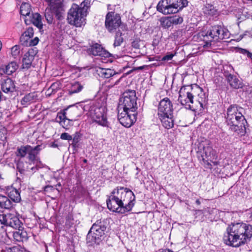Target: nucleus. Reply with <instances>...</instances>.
I'll return each mask as SVG.
<instances>
[{
    "instance_id": "f257e3e1",
    "label": "nucleus",
    "mask_w": 252,
    "mask_h": 252,
    "mask_svg": "<svg viewBox=\"0 0 252 252\" xmlns=\"http://www.w3.org/2000/svg\"><path fill=\"white\" fill-rule=\"evenodd\" d=\"M135 195L127 188L117 187L107 200L108 208L113 212L124 214L131 210L134 205Z\"/></svg>"
},
{
    "instance_id": "f03ea898",
    "label": "nucleus",
    "mask_w": 252,
    "mask_h": 252,
    "mask_svg": "<svg viewBox=\"0 0 252 252\" xmlns=\"http://www.w3.org/2000/svg\"><path fill=\"white\" fill-rule=\"evenodd\" d=\"M178 100L186 108L201 110L207 102V97L203 89L197 85L182 87L179 91Z\"/></svg>"
},
{
    "instance_id": "7ed1b4c3",
    "label": "nucleus",
    "mask_w": 252,
    "mask_h": 252,
    "mask_svg": "<svg viewBox=\"0 0 252 252\" xmlns=\"http://www.w3.org/2000/svg\"><path fill=\"white\" fill-rule=\"evenodd\" d=\"M252 236V226L244 223H231L226 228L223 240L226 245L238 247Z\"/></svg>"
},
{
    "instance_id": "20e7f679",
    "label": "nucleus",
    "mask_w": 252,
    "mask_h": 252,
    "mask_svg": "<svg viewBox=\"0 0 252 252\" xmlns=\"http://www.w3.org/2000/svg\"><path fill=\"white\" fill-rule=\"evenodd\" d=\"M244 111V109L238 105H231L227 109L225 116L229 129L242 135L245 133L247 123L243 115Z\"/></svg>"
},
{
    "instance_id": "39448f33",
    "label": "nucleus",
    "mask_w": 252,
    "mask_h": 252,
    "mask_svg": "<svg viewBox=\"0 0 252 252\" xmlns=\"http://www.w3.org/2000/svg\"><path fill=\"white\" fill-rule=\"evenodd\" d=\"M90 1L84 0L80 4V6L73 4L68 12L67 21L69 24L80 27L85 24V19L87 15L88 10L90 7Z\"/></svg>"
},
{
    "instance_id": "423d86ee",
    "label": "nucleus",
    "mask_w": 252,
    "mask_h": 252,
    "mask_svg": "<svg viewBox=\"0 0 252 252\" xmlns=\"http://www.w3.org/2000/svg\"><path fill=\"white\" fill-rule=\"evenodd\" d=\"M228 30L224 27L216 25L212 27L207 32H202L199 33V36L204 42V48H208L211 45L212 41H218L229 37Z\"/></svg>"
},
{
    "instance_id": "0eeeda50",
    "label": "nucleus",
    "mask_w": 252,
    "mask_h": 252,
    "mask_svg": "<svg viewBox=\"0 0 252 252\" xmlns=\"http://www.w3.org/2000/svg\"><path fill=\"white\" fill-rule=\"evenodd\" d=\"M187 0H160L157 6V10L164 14H175L188 5Z\"/></svg>"
},
{
    "instance_id": "6e6552de",
    "label": "nucleus",
    "mask_w": 252,
    "mask_h": 252,
    "mask_svg": "<svg viewBox=\"0 0 252 252\" xmlns=\"http://www.w3.org/2000/svg\"><path fill=\"white\" fill-rule=\"evenodd\" d=\"M137 100V97L134 90L126 91L120 98L118 108L136 112L138 108Z\"/></svg>"
},
{
    "instance_id": "1a4fd4ad",
    "label": "nucleus",
    "mask_w": 252,
    "mask_h": 252,
    "mask_svg": "<svg viewBox=\"0 0 252 252\" xmlns=\"http://www.w3.org/2000/svg\"><path fill=\"white\" fill-rule=\"evenodd\" d=\"M105 230L106 227L101 224V222L94 223L87 234L88 242L98 244L101 238L104 235Z\"/></svg>"
},
{
    "instance_id": "9d476101",
    "label": "nucleus",
    "mask_w": 252,
    "mask_h": 252,
    "mask_svg": "<svg viewBox=\"0 0 252 252\" xmlns=\"http://www.w3.org/2000/svg\"><path fill=\"white\" fill-rule=\"evenodd\" d=\"M136 112H132L129 110L118 108V120L125 127H130L136 122Z\"/></svg>"
},
{
    "instance_id": "9b49d317",
    "label": "nucleus",
    "mask_w": 252,
    "mask_h": 252,
    "mask_svg": "<svg viewBox=\"0 0 252 252\" xmlns=\"http://www.w3.org/2000/svg\"><path fill=\"white\" fill-rule=\"evenodd\" d=\"M121 20L120 15L113 12L107 13L105 18V26L110 32H112L117 28L120 29Z\"/></svg>"
},
{
    "instance_id": "f8f14e48",
    "label": "nucleus",
    "mask_w": 252,
    "mask_h": 252,
    "mask_svg": "<svg viewBox=\"0 0 252 252\" xmlns=\"http://www.w3.org/2000/svg\"><path fill=\"white\" fill-rule=\"evenodd\" d=\"M93 120L98 125L105 127H108L109 123L106 117V113L104 107H97L91 112Z\"/></svg>"
},
{
    "instance_id": "ddd939ff",
    "label": "nucleus",
    "mask_w": 252,
    "mask_h": 252,
    "mask_svg": "<svg viewBox=\"0 0 252 252\" xmlns=\"http://www.w3.org/2000/svg\"><path fill=\"white\" fill-rule=\"evenodd\" d=\"M0 222L1 224L15 229L20 228L21 225V222L19 219L12 214L0 215Z\"/></svg>"
},
{
    "instance_id": "4468645a",
    "label": "nucleus",
    "mask_w": 252,
    "mask_h": 252,
    "mask_svg": "<svg viewBox=\"0 0 252 252\" xmlns=\"http://www.w3.org/2000/svg\"><path fill=\"white\" fill-rule=\"evenodd\" d=\"M173 105L170 100L165 97L160 100L158 106V115H169L173 114Z\"/></svg>"
},
{
    "instance_id": "2eb2a0df",
    "label": "nucleus",
    "mask_w": 252,
    "mask_h": 252,
    "mask_svg": "<svg viewBox=\"0 0 252 252\" xmlns=\"http://www.w3.org/2000/svg\"><path fill=\"white\" fill-rule=\"evenodd\" d=\"M198 148V152L200 153L203 160H205V158L209 160L213 156L214 151L212 148L210 146L209 141H205L200 143Z\"/></svg>"
},
{
    "instance_id": "dca6fc26",
    "label": "nucleus",
    "mask_w": 252,
    "mask_h": 252,
    "mask_svg": "<svg viewBox=\"0 0 252 252\" xmlns=\"http://www.w3.org/2000/svg\"><path fill=\"white\" fill-rule=\"evenodd\" d=\"M67 116L70 119V121H74L80 117L83 112V107L82 105L79 104L77 106H70L65 109Z\"/></svg>"
},
{
    "instance_id": "f3484780",
    "label": "nucleus",
    "mask_w": 252,
    "mask_h": 252,
    "mask_svg": "<svg viewBox=\"0 0 252 252\" xmlns=\"http://www.w3.org/2000/svg\"><path fill=\"white\" fill-rule=\"evenodd\" d=\"M0 85L2 91L5 93H11L15 91L14 81L9 78L1 80Z\"/></svg>"
},
{
    "instance_id": "a211bd4d",
    "label": "nucleus",
    "mask_w": 252,
    "mask_h": 252,
    "mask_svg": "<svg viewBox=\"0 0 252 252\" xmlns=\"http://www.w3.org/2000/svg\"><path fill=\"white\" fill-rule=\"evenodd\" d=\"M25 19V23L27 25L32 23L34 26L37 27L39 30L42 29L43 24L41 21V16L38 13H32L31 17Z\"/></svg>"
},
{
    "instance_id": "6ab92c4d",
    "label": "nucleus",
    "mask_w": 252,
    "mask_h": 252,
    "mask_svg": "<svg viewBox=\"0 0 252 252\" xmlns=\"http://www.w3.org/2000/svg\"><path fill=\"white\" fill-rule=\"evenodd\" d=\"M127 32V27L125 25H122L120 27V29L116 32L115 36V40L113 44L114 47L119 46L124 41L123 37Z\"/></svg>"
},
{
    "instance_id": "aec40b11",
    "label": "nucleus",
    "mask_w": 252,
    "mask_h": 252,
    "mask_svg": "<svg viewBox=\"0 0 252 252\" xmlns=\"http://www.w3.org/2000/svg\"><path fill=\"white\" fill-rule=\"evenodd\" d=\"M90 52L94 56H99L105 58L109 57L111 54L104 50L100 45L96 44L91 47Z\"/></svg>"
},
{
    "instance_id": "412c9836",
    "label": "nucleus",
    "mask_w": 252,
    "mask_h": 252,
    "mask_svg": "<svg viewBox=\"0 0 252 252\" xmlns=\"http://www.w3.org/2000/svg\"><path fill=\"white\" fill-rule=\"evenodd\" d=\"M162 125L166 129H170L174 126V121L173 118V114L169 115L159 116Z\"/></svg>"
},
{
    "instance_id": "4be33fe9",
    "label": "nucleus",
    "mask_w": 252,
    "mask_h": 252,
    "mask_svg": "<svg viewBox=\"0 0 252 252\" xmlns=\"http://www.w3.org/2000/svg\"><path fill=\"white\" fill-rule=\"evenodd\" d=\"M37 97V94L34 92L27 94L21 100V104L23 106L27 107L35 102Z\"/></svg>"
},
{
    "instance_id": "5701e85b",
    "label": "nucleus",
    "mask_w": 252,
    "mask_h": 252,
    "mask_svg": "<svg viewBox=\"0 0 252 252\" xmlns=\"http://www.w3.org/2000/svg\"><path fill=\"white\" fill-rule=\"evenodd\" d=\"M62 8L57 7H51L48 6L45 10V17L49 24H51L53 20L54 13L56 12L58 15V12H60Z\"/></svg>"
},
{
    "instance_id": "b1692460",
    "label": "nucleus",
    "mask_w": 252,
    "mask_h": 252,
    "mask_svg": "<svg viewBox=\"0 0 252 252\" xmlns=\"http://www.w3.org/2000/svg\"><path fill=\"white\" fill-rule=\"evenodd\" d=\"M41 150L40 146L37 145L34 147H32L29 145L28 149V158L32 161L37 160V156Z\"/></svg>"
},
{
    "instance_id": "393cba45",
    "label": "nucleus",
    "mask_w": 252,
    "mask_h": 252,
    "mask_svg": "<svg viewBox=\"0 0 252 252\" xmlns=\"http://www.w3.org/2000/svg\"><path fill=\"white\" fill-rule=\"evenodd\" d=\"M8 195L9 197L15 202H19L21 200V196L19 191L13 188H11L7 190Z\"/></svg>"
},
{
    "instance_id": "a878e982",
    "label": "nucleus",
    "mask_w": 252,
    "mask_h": 252,
    "mask_svg": "<svg viewBox=\"0 0 252 252\" xmlns=\"http://www.w3.org/2000/svg\"><path fill=\"white\" fill-rule=\"evenodd\" d=\"M97 71H98V70H97ZM99 74L102 77L106 78H109L115 75L118 74V73L114 70L110 68H100Z\"/></svg>"
},
{
    "instance_id": "bb28decb",
    "label": "nucleus",
    "mask_w": 252,
    "mask_h": 252,
    "mask_svg": "<svg viewBox=\"0 0 252 252\" xmlns=\"http://www.w3.org/2000/svg\"><path fill=\"white\" fill-rule=\"evenodd\" d=\"M227 81L229 82L230 85L235 89L239 88L241 86L240 81L236 76L233 75H228L227 76Z\"/></svg>"
},
{
    "instance_id": "cd10ccee",
    "label": "nucleus",
    "mask_w": 252,
    "mask_h": 252,
    "mask_svg": "<svg viewBox=\"0 0 252 252\" xmlns=\"http://www.w3.org/2000/svg\"><path fill=\"white\" fill-rule=\"evenodd\" d=\"M33 59L34 57L32 55H30L29 53H26L23 59V68L28 69L30 68Z\"/></svg>"
},
{
    "instance_id": "c85d7f7f",
    "label": "nucleus",
    "mask_w": 252,
    "mask_h": 252,
    "mask_svg": "<svg viewBox=\"0 0 252 252\" xmlns=\"http://www.w3.org/2000/svg\"><path fill=\"white\" fill-rule=\"evenodd\" d=\"M18 68V65L16 62H12L2 68L3 72L7 75H11Z\"/></svg>"
},
{
    "instance_id": "c756f323",
    "label": "nucleus",
    "mask_w": 252,
    "mask_h": 252,
    "mask_svg": "<svg viewBox=\"0 0 252 252\" xmlns=\"http://www.w3.org/2000/svg\"><path fill=\"white\" fill-rule=\"evenodd\" d=\"M31 6L28 3H22L20 7V11L21 14L26 17V18H28V17H31Z\"/></svg>"
},
{
    "instance_id": "7c9ffc66",
    "label": "nucleus",
    "mask_w": 252,
    "mask_h": 252,
    "mask_svg": "<svg viewBox=\"0 0 252 252\" xmlns=\"http://www.w3.org/2000/svg\"><path fill=\"white\" fill-rule=\"evenodd\" d=\"M11 205V201L7 197L0 195V208L9 209Z\"/></svg>"
},
{
    "instance_id": "2f4dec72",
    "label": "nucleus",
    "mask_w": 252,
    "mask_h": 252,
    "mask_svg": "<svg viewBox=\"0 0 252 252\" xmlns=\"http://www.w3.org/2000/svg\"><path fill=\"white\" fill-rule=\"evenodd\" d=\"M18 229V231L13 233L14 238L17 241H23L27 237V233L20 228Z\"/></svg>"
},
{
    "instance_id": "473e14b6",
    "label": "nucleus",
    "mask_w": 252,
    "mask_h": 252,
    "mask_svg": "<svg viewBox=\"0 0 252 252\" xmlns=\"http://www.w3.org/2000/svg\"><path fill=\"white\" fill-rule=\"evenodd\" d=\"M83 88V85L78 82H75L71 84L69 94H72L80 92Z\"/></svg>"
},
{
    "instance_id": "72a5a7b5",
    "label": "nucleus",
    "mask_w": 252,
    "mask_h": 252,
    "mask_svg": "<svg viewBox=\"0 0 252 252\" xmlns=\"http://www.w3.org/2000/svg\"><path fill=\"white\" fill-rule=\"evenodd\" d=\"M33 35V30L32 28H29L26 31L22 34L21 37V41H24L25 42V39L28 40L31 38Z\"/></svg>"
},
{
    "instance_id": "f704fd0d",
    "label": "nucleus",
    "mask_w": 252,
    "mask_h": 252,
    "mask_svg": "<svg viewBox=\"0 0 252 252\" xmlns=\"http://www.w3.org/2000/svg\"><path fill=\"white\" fill-rule=\"evenodd\" d=\"M48 3V6L51 7L62 8V0H44Z\"/></svg>"
},
{
    "instance_id": "c9c22d12",
    "label": "nucleus",
    "mask_w": 252,
    "mask_h": 252,
    "mask_svg": "<svg viewBox=\"0 0 252 252\" xmlns=\"http://www.w3.org/2000/svg\"><path fill=\"white\" fill-rule=\"evenodd\" d=\"M203 12L207 15H214L216 9L214 7L210 4H206L203 8Z\"/></svg>"
},
{
    "instance_id": "e433bc0d",
    "label": "nucleus",
    "mask_w": 252,
    "mask_h": 252,
    "mask_svg": "<svg viewBox=\"0 0 252 252\" xmlns=\"http://www.w3.org/2000/svg\"><path fill=\"white\" fill-rule=\"evenodd\" d=\"M160 22L161 26L164 28H168L172 25L170 17L161 18Z\"/></svg>"
},
{
    "instance_id": "4c0bfd02",
    "label": "nucleus",
    "mask_w": 252,
    "mask_h": 252,
    "mask_svg": "<svg viewBox=\"0 0 252 252\" xmlns=\"http://www.w3.org/2000/svg\"><path fill=\"white\" fill-rule=\"evenodd\" d=\"M60 88V83L58 82L53 83L47 90V95H51L55 93Z\"/></svg>"
},
{
    "instance_id": "58836bf2",
    "label": "nucleus",
    "mask_w": 252,
    "mask_h": 252,
    "mask_svg": "<svg viewBox=\"0 0 252 252\" xmlns=\"http://www.w3.org/2000/svg\"><path fill=\"white\" fill-rule=\"evenodd\" d=\"M28 149H29V145L21 146L18 149V153L17 155L21 157H24L26 154H28Z\"/></svg>"
},
{
    "instance_id": "ea45409f",
    "label": "nucleus",
    "mask_w": 252,
    "mask_h": 252,
    "mask_svg": "<svg viewBox=\"0 0 252 252\" xmlns=\"http://www.w3.org/2000/svg\"><path fill=\"white\" fill-rule=\"evenodd\" d=\"M39 42V38L37 37H35L34 39H30L28 40V39H25V42L24 44L26 46H33L36 45Z\"/></svg>"
},
{
    "instance_id": "a19ab883",
    "label": "nucleus",
    "mask_w": 252,
    "mask_h": 252,
    "mask_svg": "<svg viewBox=\"0 0 252 252\" xmlns=\"http://www.w3.org/2000/svg\"><path fill=\"white\" fill-rule=\"evenodd\" d=\"M6 252H24V249L20 246H15L6 248Z\"/></svg>"
},
{
    "instance_id": "79ce46f5",
    "label": "nucleus",
    "mask_w": 252,
    "mask_h": 252,
    "mask_svg": "<svg viewBox=\"0 0 252 252\" xmlns=\"http://www.w3.org/2000/svg\"><path fill=\"white\" fill-rule=\"evenodd\" d=\"M172 24L177 25L181 24L183 21V19L182 17L178 15L170 16Z\"/></svg>"
},
{
    "instance_id": "37998d69",
    "label": "nucleus",
    "mask_w": 252,
    "mask_h": 252,
    "mask_svg": "<svg viewBox=\"0 0 252 252\" xmlns=\"http://www.w3.org/2000/svg\"><path fill=\"white\" fill-rule=\"evenodd\" d=\"M67 114L65 109L64 110V112L63 114H61L59 116V118L60 120V123L63 126L65 125V122L66 120L70 121V119L67 118Z\"/></svg>"
},
{
    "instance_id": "c03bdc74",
    "label": "nucleus",
    "mask_w": 252,
    "mask_h": 252,
    "mask_svg": "<svg viewBox=\"0 0 252 252\" xmlns=\"http://www.w3.org/2000/svg\"><path fill=\"white\" fill-rule=\"evenodd\" d=\"M7 130L5 129H3V130L0 132V140L2 142V144L3 146L5 145L6 142H7Z\"/></svg>"
},
{
    "instance_id": "a18cd8bd",
    "label": "nucleus",
    "mask_w": 252,
    "mask_h": 252,
    "mask_svg": "<svg viewBox=\"0 0 252 252\" xmlns=\"http://www.w3.org/2000/svg\"><path fill=\"white\" fill-rule=\"evenodd\" d=\"M142 45H143V41L139 38H135L131 43L132 47L135 49H139Z\"/></svg>"
},
{
    "instance_id": "49530a36",
    "label": "nucleus",
    "mask_w": 252,
    "mask_h": 252,
    "mask_svg": "<svg viewBox=\"0 0 252 252\" xmlns=\"http://www.w3.org/2000/svg\"><path fill=\"white\" fill-rule=\"evenodd\" d=\"M20 53V48L18 46H14L11 48L12 55L16 58Z\"/></svg>"
},
{
    "instance_id": "de8ad7c7",
    "label": "nucleus",
    "mask_w": 252,
    "mask_h": 252,
    "mask_svg": "<svg viewBox=\"0 0 252 252\" xmlns=\"http://www.w3.org/2000/svg\"><path fill=\"white\" fill-rule=\"evenodd\" d=\"M61 138L63 140H67L68 141L72 140L71 135L66 132H64L61 134Z\"/></svg>"
},
{
    "instance_id": "09e8293b",
    "label": "nucleus",
    "mask_w": 252,
    "mask_h": 252,
    "mask_svg": "<svg viewBox=\"0 0 252 252\" xmlns=\"http://www.w3.org/2000/svg\"><path fill=\"white\" fill-rule=\"evenodd\" d=\"M175 54L172 53H169L165 56H164L161 59V61H170L172 59L173 57L174 56Z\"/></svg>"
},
{
    "instance_id": "8fccbe9b",
    "label": "nucleus",
    "mask_w": 252,
    "mask_h": 252,
    "mask_svg": "<svg viewBox=\"0 0 252 252\" xmlns=\"http://www.w3.org/2000/svg\"><path fill=\"white\" fill-rule=\"evenodd\" d=\"M241 53L243 54L246 55L248 58L252 60V53L244 49H241Z\"/></svg>"
},
{
    "instance_id": "3c124183",
    "label": "nucleus",
    "mask_w": 252,
    "mask_h": 252,
    "mask_svg": "<svg viewBox=\"0 0 252 252\" xmlns=\"http://www.w3.org/2000/svg\"><path fill=\"white\" fill-rule=\"evenodd\" d=\"M54 189V188L51 186H46L44 188V191L45 192H50Z\"/></svg>"
},
{
    "instance_id": "603ef678",
    "label": "nucleus",
    "mask_w": 252,
    "mask_h": 252,
    "mask_svg": "<svg viewBox=\"0 0 252 252\" xmlns=\"http://www.w3.org/2000/svg\"><path fill=\"white\" fill-rule=\"evenodd\" d=\"M250 94H249V98H250L251 100L252 101V87L250 88Z\"/></svg>"
},
{
    "instance_id": "864d4df0",
    "label": "nucleus",
    "mask_w": 252,
    "mask_h": 252,
    "mask_svg": "<svg viewBox=\"0 0 252 252\" xmlns=\"http://www.w3.org/2000/svg\"><path fill=\"white\" fill-rule=\"evenodd\" d=\"M160 252H173L171 251V250H170L169 249H166V250H162Z\"/></svg>"
},
{
    "instance_id": "5fc2aeb1",
    "label": "nucleus",
    "mask_w": 252,
    "mask_h": 252,
    "mask_svg": "<svg viewBox=\"0 0 252 252\" xmlns=\"http://www.w3.org/2000/svg\"><path fill=\"white\" fill-rule=\"evenodd\" d=\"M72 140H73L72 144H74V145H76V143L77 142V139H76L75 137H74Z\"/></svg>"
},
{
    "instance_id": "6e6d98bb",
    "label": "nucleus",
    "mask_w": 252,
    "mask_h": 252,
    "mask_svg": "<svg viewBox=\"0 0 252 252\" xmlns=\"http://www.w3.org/2000/svg\"><path fill=\"white\" fill-rule=\"evenodd\" d=\"M37 169V168L36 167H32L31 168V170L33 172H35Z\"/></svg>"
},
{
    "instance_id": "4d7b16f0",
    "label": "nucleus",
    "mask_w": 252,
    "mask_h": 252,
    "mask_svg": "<svg viewBox=\"0 0 252 252\" xmlns=\"http://www.w3.org/2000/svg\"><path fill=\"white\" fill-rule=\"evenodd\" d=\"M196 203L197 204V205H200L201 204V202L200 201V200L199 199H197L196 200Z\"/></svg>"
},
{
    "instance_id": "13d9d810",
    "label": "nucleus",
    "mask_w": 252,
    "mask_h": 252,
    "mask_svg": "<svg viewBox=\"0 0 252 252\" xmlns=\"http://www.w3.org/2000/svg\"><path fill=\"white\" fill-rule=\"evenodd\" d=\"M144 68V66H139L137 68L138 69L141 70Z\"/></svg>"
},
{
    "instance_id": "bf43d9fd",
    "label": "nucleus",
    "mask_w": 252,
    "mask_h": 252,
    "mask_svg": "<svg viewBox=\"0 0 252 252\" xmlns=\"http://www.w3.org/2000/svg\"><path fill=\"white\" fill-rule=\"evenodd\" d=\"M120 81V79L117 80L114 85H117Z\"/></svg>"
},
{
    "instance_id": "052dcab7",
    "label": "nucleus",
    "mask_w": 252,
    "mask_h": 252,
    "mask_svg": "<svg viewBox=\"0 0 252 252\" xmlns=\"http://www.w3.org/2000/svg\"><path fill=\"white\" fill-rule=\"evenodd\" d=\"M1 47H2V43H1V41H0V50L1 49Z\"/></svg>"
},
{
    "instance_id": "680f3d73",
    "label": "nucleus",
    "mask_w": 252,
    "mask_h": 252,
    "mask_svg": "<svg viewBox=\"0 0 252 252\" xmlns=\"http://www.w3.org/2000/svg\"><path fill=\"white\" fill-rule=\"evenodd\" d=\"M87 159H84L83 160L84 162H85V163H86V162H87Z\"/></svg>"
},
{
    "instance_id": "e2e57ef3",
    "label": "nucleus",
    "mask_w": 252,
    "mask_h": 252,
    "mask_svg": "<svg viewBox=\"0 0 252 252\" xmlns=\"http://www.w3.org/2000/svg\"><path fill=\"white\" fill-rule=\"evenodd\" d=\"M1 115H2L1 113L0 112V117H1Z\"/></svg>"
},
{
    "instance_id": "0e129e2a",
    "label": "nucleus",
    "mask_w": 252,
    "mask_h": 252,
    "mask_svg": "<svg viewBox=\"0 0 252 252\" xmlns=\"http://www.w3.org/2000/svg\"><path fill=\"white\" fill-rule=\"evenodd\" d=\"M113 86V85L111 86H108V87H112Z\"/></svg>"
},
{
    "instance_id": "69168bd1",
    "label": "nucleus",
    "mask_w": 252,
    "mask_h": 252,
    "mask_svg": "<svg viewBox=\"0 0 252 252\" xmlns=\"http://www.w3.org/2000/svg\"><path fill=\"white\" fill-rule=\"evenodd\" d=\"M1 178V174H0V179Z\"/></svg>"
}]
</instances>
